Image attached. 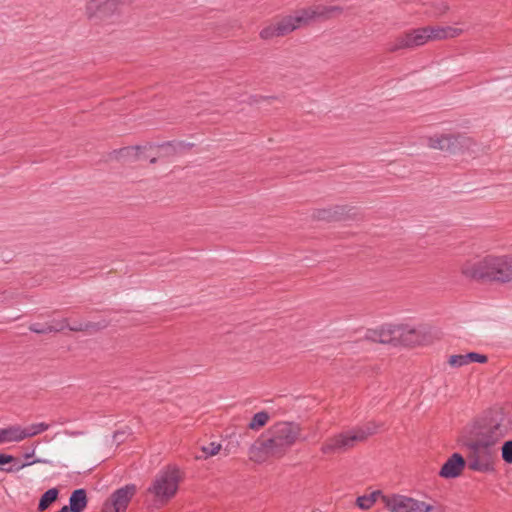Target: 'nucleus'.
Masks as SVG:
<instances>
[{"mask_svg":"<svg viewBox=\"0 0 512 512\" xmlns=\"http://www.w3.org/2000/svg\"><path fill=\"white\" fill-rule=\"evenodd\" d=\"M460 272L469 280L506 284L512 281V255L473 257L460 265Z\"/></svg>","mask_w":512,"mask_h":512,"instance_id":"1","label":"nucleus"},{"mask_svg":"<svg viewBox=\"0 0 512 512\" xmlns=\"http://www.w3.org/2000/svg\"><path fill=\"white\" fill-rule=\"evenodd\" d=\"M511 428L512 412L507 409H496L466 425L463 434L469 440L497 447Z\"/></svg>","mask_w":512,"mask_h":512,"instance_id":"2","label":"nucleus"},{"mask_svg":"<svg viewBox=\"0 0 512 512\" xmlns=\"http://www.w3.org/2000/svg\"><path fill=\"white\" fill-rule=\"evenodd\" d=\"M180 480L178 468L166 467L156 474L146 494L156 507L163 506L176 495Z\"/></svg>","mask_w":512,"mask_h":512,"instance_id":"3","label":"nucleus"},{"mask_svg":"<svg viewBox=\"0 0 512 512\" xmlns=\"http://www.w3.org/2000/svg\"><path fill=\"white\" fill-rule=\"evenodd\" d=\"M382 502L389 512H445V507L432 498H416L404 494L383 496Z\"/></svg>","mask_w":512,"mask_h":512,"instance_id":"4","label":"nucleus"},{"mask_svg":"<svg viewBox=\"0 0 512 512\" xmlns=\"http://www.w3.org/2000/svg\"><path fill=\"white\" fill-rule=\"evenodd\" d=\"M468 446L471 450L469 456V469L481 473L494 471V464L498 455L497 447L472 440H470Z\"/></svg>","mask_w":512,"mask_h":512,"instance_id":"5","label":"nucleus"},{"mask_svg":"<svg viewBox=\"0 0 512 512\" xmlns=\"http://www.w3.org/2000/svg\"><path fill=\"white\" fill-rule=\"evenodd\" d=\"M377 430L376 425L367 424L365 427L341 433L328 439L322 446L324 453L342 451L354 446L356 442L365 440L368 436L374 434Z\"/></svg>","mask_w":512,"mask_h":512,"instance_id":"6","label":"nucleus"},{"mask_svg":"<svg viewBox=\"0 0 512 512\" xmlns=\"http://www.w3.org/2000/svg\"><path fill=\"white\" fill-rule=\"evenodd\" d=\"M270 433L271 437L269 439L280 456L297 440H305V438H301L300 425L292 422L277 423L271 428Z\"/></svg>","mask_w":512,"mask_h":512,"instance_id":"7","label":"nucleus"},{"mask_svg":"<svg viewBox=\"0 0 512 512\" xmlns=\"http://www.w3.org/2000/svg\"><path fill=\"white\" fill-rule=\"evenodd\" d=\"M339 8L335 6L313 5L307 8L296 10L293 14L287 15L293 31L319 19L329 18Z\"/></svg>","mask_w":512,"mask_h":512,"instance_id":"8","label":"nucleus"},{"mask_svg":"<svg viewBox=\"0 0 512 512\" xmlns=\"http://www.w3.org/2000/svg\"><path fill=\"white\" fill-rule=\"evenodd\" d=\"M429 148L449 153H457L468 147L471 140L462 134L434 133L425 137Z\"/></svg>","mask_w":512,"mask_h":512,"instance_id":"9","label":"nucleus"},{"mask_svg":"<svg viewBox=\"0 0 512 512\" xmlns=\"http://www.w3.org/2000/svg\"><path fill=\"white\" fill-rule=\"evenodd\" d=\"M136 493V486L126 485L114 491L103 503L101 512H126L127 507Z\"/></svg>","mask_w":512,"mask_h":512,"instance_id":"10","label":"nucleus"},{"mask_svg":"<svg viewBox=\"0 0 512 512\" xmlns=\"http://www.w3.org/2000/svg\"><path fill=\"white\" fill-rule=\"evenodd\" d=\"M432 41L430 28L423 27L411 30L397 39L393 49L415 48Z\"/></svg>","mask_w":512,"mask_h":512,"instance_id":"11","label":"nucleus"},{"mask_svg":"<svg viewBox=\"0 0 512 512\" xmlns=\"http://www.w3.org/2000/svg\"><path fill=\"white\" fill-rule=\"evenodd\" d=\"M398 334V325L387 324L368 330L365 334V339L382 344L397 345Z\"/></svg>","mask_w":512,"mask_h":512,"instance_id":"12","label":"nucleus"},{"mask_svg":"<svg viewBox=\"0 0 512 512\" xmlns=\"http://www.w3.org/2000/svg\"><path fill=\"white\" fill-rule=\"evenodd\" d=\"M273 457H280V455L275 451L270 439H259L249 449V458L256 463H263Z\"/></svg>","mask_w":512,"mask_h":512,"instance_id":"13","label":"nucleus"},{"mask_svg":"<svg viewBox=\"0 0 512 512\" xmlns=\"http://www.w3.org/2000/svg\"><path fill=\"white\" fill-rule=\"evenodd\" d=\"M398 340L397 345H407V346H414V345H421L424 343V330L421 327H414L408 324H401L398 325Z\"/></svg>","mask_w":512,"mask_h":512,"instance_id":"14","label":"nucleus"},{"mask_svg":"<svg viewBox=\"0 0 512 512\" xmlns=\"http://www.w3.org/2000/svg\"><path fill=\"white\" fill-rule=\"evenodd\" d=\"M466 461L459 453L452 454L440 469L439 475L445 479L458 477L464 470Z\"/></svg>","mask_w":512,"mask_h":512,"instance_id":"15","label":"nucleus"},{"mask_svg":"<svg viewBox=\"0 0 512 512\" xmlns=\"http://www.w3.org/2000/svg\"><path fill=\"white\" fill-rule=\"evenodd\" d=\"M293 32V27L290 26L287 16L270 23L260 31V37L264 40H269L274 37H280Z\"/></svg>","mask_w":512,"mask_h":512,"instance_id":"16","label":"nucleus"},{"mask_svg":"<svg viewBox=\"0 0 512 512\" xmlns=\"http://www.w3.org/2000/svg\"><path fill=\"white\" fill-rule=\"evenodd\" d=\"M487 360V356L484 354L469 352L467 354L450 355L447 362L452 368H462L474 362L486 363Z\"/></svg>","mask_w":512,"mask_h":512,"instance_id":"17","label":"nucleus"},{"mask_svg":"<svg viewBox=\"0 0 512 512\" xmlns=\"http://www.w3.org/2000/svg\"><path fill=\"white\" fill-rule=\"evenodd\" d=\"M432 41L451 39L460 36L464 30L453 26H429Z\"/></svg>","mask_w":512,"mask_h":512,"instance_id":"18","label":"nucleus"},{"mask_svg":"<svg viewBox=\"0 0 512 512\" xmlns=\"http://www.w3.org/2000/svg\"><path fill=\"white\" fill-rule=\"evenodd\" d=\"M65 328H69L70 330H73V331H80L83 329V326L82 325L70 326L66 320L62 321L60 323H57L56 325L34 323L30 326V330L32 332H35L38 334L50 333L53 331H61Z\"/></svg>","mask_w":512,"mask_h":512,"instance_id":"19","label":"nucleus"},{"mask_svg":"<svg viewBox=\"0 0 512 512\" xmlns=\"http://www.w3.org/2000/svg\"><path fill=\"white\" fill-rule=\"evenodd\" d=\"M21 426L10 425L0 429V445L12 442H21Z\"/></svg>","mask_w":512,"mask_h":512,"instance_id":"20","label":"nucleus"},{"mask_svg":"<svg viewBox=\"0 0 512 512\" xmlns=\"http://www.w3.org/2000/svg\"><path fill=\"white\" fill-rule=\"evenodd\" d=\"M71 512H82L87 506V496L84 489L75 490L69 499Z\"/></svg>","mask_w":512,"mask_h":512,"instance_id":"21","label":"nucleus"},{"mask_svg":"<svg viewBox=\"0 0 512 512\" xmlns=\"http://www.w3.org/2000/svg\"><path fill=\"white\" fill-rule=\"evenodd\" d=\"M50 428V425L45 422L33 423L27 427L21 426V439L22 441L39 435Z\"/></svg>","mask_w":512,"mask_h":512,"instance_id":"22","label":"nucleus"},{"mask_svg":"<svg viewBox=\"0 0 512 512\" xmlns=\"http://www.w3.org/2000/svg\"><path fill=\"white\" fill-rule=\"evenodd\" d=\"M383 496L384 495L382 494L381 491L376 490L371 492L370 494L357 497L356 505L362 510H368L376 503L378 499L382 500Z\"/></svg>","mask_w":512,"mask_h":512,"instance_id":"23","label":"nucleus"},{"mask_svg":"<svg viewBox=\"0 0 512 512\" xmlns=\"http://www.w3.org/2000/svg\"><path fill=\"white\" fill-rule=\"evenodd\" d=\"M142 151V148L139 146H131V147H124L117 151V157L122 159H128V160H138L140 159V153Z\"/></svg>","mask_w":512,"mask_h":512,"instance_id":"24","label":"nucleus"},{"mask_svg":"<svg viewBox=\"0 0 512 512\" xmlns=\"http://www.w3.org/2000/svg\"><path fill=\"white\" fill-rule=\"evenodd\" d=\"M221 444L218 442H210L201 447L202 455H196V459H207L208 457L215 456L221 451Z\"/></svg>","mask_w":512,"mask_h":512,"instance_id":"25","label":"nucleus"},{"mask_svg":"<svg viewBox=\"0 0 512 512\" xmlns=\"http://www.w3.org/2000/svg\"><path fill=\"white\" fill-rule=\"evenodd\" d=\"M58 496V490L55 488L47 490L41 497L39 501L38 508L40 511H44L52 504Z\"/></svg>","mask_w":512,"mask_h":512,"instance_id":"26","label":"nucleus"},{"mask_svg":"<svg viewBox=\"0 0 512 512\" xmlns=\"http://www.w3.org/2000/svg\"><path fill=\"white\" fill-rule=\"evenodd\" d=\"M269 414L265 411H261V412H258L256 413L250 423H249V428L252 429V430H259L260 428H262L263 426H265L269 420Z\"/></svg>","mask_w":512,"mask_h":512,"instance_id":"27","label":"nucleus"},{"mask_svg":"<svg viewBox=\"0 0 512 512\" xmlns=\"http://www.w3.org/2000/svg\"><path fill=\"white\" fill-rule=\"evenodd\" d=\"M502 458L506 463H512V440L503 444Z\"/></svg>","mask_w":512,"mask_h":512,"instance_id":"28","label":"nucleus"},{"mask_svg":"<svg viewBox=\"0 0 512 512\" xmlns=\"http://www.w3.org/2000/svg\"><path fill=\"white\" fill-rule=\"evenodd\" d=\"M448 9H449L448 5L445 2H441L437 6L438 12L436 13V15H442V14L446 13L448 11Z\"/></svg>","mask_w":512,"mask_h":512,"instance_id":"29","label":"nucleus"},{"mask_svg":"<svg viewBox=\"0 0 512 512\" xmlns=\"http://www.w3.org/2000/svg\"><path fill=\"white\" fill-rule=\"evenodd\" d=\"M13 461V457L11 455H6L0 453V465L8 464Z\"/></svg>","mask_w":512,"mask_h":512,"instance_id":"30","label":"nucleus"}]
</instances>
